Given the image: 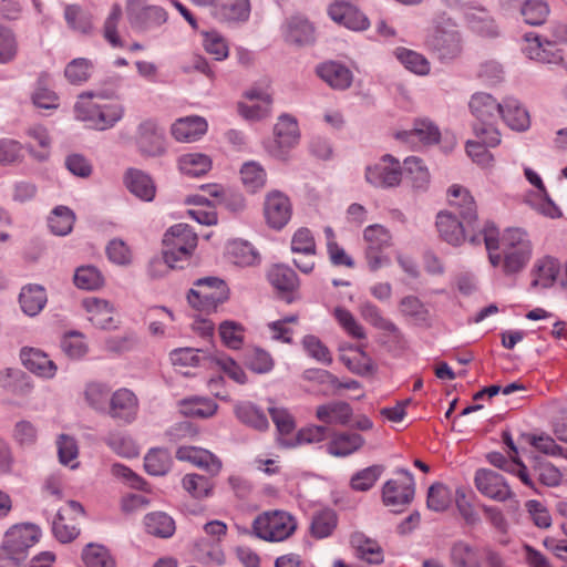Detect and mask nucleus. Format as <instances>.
I'll return each mask as SVG.
<instances>
[{"instance_id":"obj_1","label":"nucleus","mask_w":567,"mask_h":567,"mask_svg":"<svg viewBox=\"0 0 567 567\" xmlns=\"http://www.w3.org/2000/svg\"><path fill=\"white\" fill-rule=\"evenodd\" d=\"M501 248L503 272L506 276L520 272L532 257V244L528 235L519 228H509L503 234Z\"/></svg>"},{"instance_id":"obj_2","label":"nucleus","mask_w":567,"mask_h":567,"mask_svg":"<svg viewBox=\"0 0 567 567\" xmlns=\"http://www.w3.org/2000/svg\"><path fill=\"white\" fill-rule=\"evenodd\" d=\"M228 298L229 289L226 282L213 276L197 279L187 293L189 306L206 313L215 312Z\"/></svg>"},{"instance_id":"obj_3","label":"nucleus","mask_w":567,"mask_h":567,"mask_svg":"<svg viewBox=\"0 0 567 567\" xmlns=\"http://www.w3.org/2000/svg\"><path fill=\"white\" fill-rule=\"evenodd\" d=\"M163 255L167 266L182 268L178 262L187 261L197 246V235L186 224L172 226L163 238Z\"/></svg>"},{"instance_id":"obj_4","label":"nucleus","mask_w":567,"mask_h":567,"mask_svg":"<svg viewBox=\"0 0 567 567\" xmlns=\"http://www.w3.org/2000/svg\"><path fill=\"white\" fill-rule=\"evenodd\" d=\"M296 528L295 517L284 511L265 512L252 523L256 537L266 542H284L296 532Z\"/></svg>"},{"instance_id":"obj_5","label":"nucleus","mask_w":567,"mask_h":567,"mask_svg":"<svg viewBox=\"0 0 567 567\" xmlns=\"http://www.w3.org/2000/svg\"><path fill=\"white\" fill-rule=\"evenodd\" d=\"M126 16L131 27L137 31L159 27L167 20L166 11L161 7L147 4V0H127Z\"/></svg>"},{"instance_id":"obj_6","label":"nucleus","mask_w":567,"mask_h":567,"mask_svg":"<svg viewBox=\"0 0 567 567\" xmlns=\"http://www.w3.org/2000/svg\"><path fill=\"white\" fill-rule=\"evenodd\" d=\"M401 477L389 480L382 488V501L389 507H403L409 505L415 493L412 474L404 468L396 472Z\"/></svg>"},{"instance_id":"obj_7","label":"nucleus","mask_w":567,"mask_h":567,"mask_svg":"<svg viewBox=\"0 0 567 567\" xmlns=\"http://www.w3.org/2000/svg\"><path fill=\"white\" fill-rule=\"evenodd\" d=\"M363 238L367 243L365 257L369 268L375 271L389 261V259L382 255V250L390 247L392 237L386 228L375 224L364 229Z\"/></svg>"},{"instance_id":"obj_8","label":"nucleus","mask_w":567,"mask_h":567,"mask_svg":"<svg viewBox=\"0 0 567 567\" xmlns=\"http://www.w3.org/2000/svg\"><path fill=\"white\" fill-rule=\"evenodd\" d=\"M402 178V169L398 159L384 155L381 161L365 171V179L375 187L398 186Z\"/></svg>"},{"instance_id":"obj_9","label":"nucleus","mask_w":567,"mask_h":567,"mask_svg":"<svg viewBox=\"0 0 567 567\" xmlns=\"http://www.w3.org/2000/svg\"><path fill=\"white\" fill-rule=\"evenodd\" d=\"M474 482L481 494L496 502H505L514 496L505 478L494 471L478 470Z\"/></svg>"},{"instance_id":"obj_10","label":"nucleus","mask_w":567,"mask_h":567,"mask_svg":"<svg viewBox=\"0 0 567 567\" xmlns=\"http://www.w3.org/2000/svg\"><path fill=\"white\" fill-rule=\"evenodd\" d=\"M40 530L33 524H17L4 534L2 545L12 553L27 558L28 550L38 540Z\"/></svg>"},{"instance_id":"obj_11","label":"nucleus","mask_w":567,"mask_h":567,"mask_svg":"<svg viewBox=\"0 0 567 567\" xmlns=\"http://www.w3.org/2000/svg\"><path fill=\"white\" fill-rule=\"evenodd\" d=\"M244 96L247 100L255 102L252 104H246L244 102L238 103V112L244 118L259 121L270 114L272 96L267 90L261 87H251L244 93Z\"/></svg>"},{"instance_id":"obj_12","label":"nucleus","mask_w":567,"mask_h":567,"mask_svg":"<svg viewBox=\"0 0 567 567\" xmlns=\"http://www.w3.org/2000/svg\"><path fill=\"white\" fill-rule=\"evenodd\" d=\"M427 44L439 54L440 59H454L461 52L458 32L451 24L436 27L429 37Z\"/></svg>"},{"instance_id":"obj_13","label":"nucleus","mask_w":567,"mask_h":567,"mask_svg":"<svg viewBox=\"0 0 567 567\" xmlns=\"http://www.w3.org/2000/svg\"><path fill=\"white\" fill-rule=\"evenodd\" d=\"M436 228L440 237L453 246H460L465 239L475 233L474 226L468 228L467 225L460 221L451 212H440L436 216Z\"/></svg>"},{"instance_id":"obj_14","label":"nucleus","mask_w":567,"mask_h":567,"mask_svg":"<svg viewBox=\"0 0 567 567\" xmlns=\"http://www.w3.org/2000/svg\"><path fill=\"white\" fill-rule=\"evenodd\" d=\"M138 400L128 389H118L110 395L106 413L115 419L126 423L136 417Z\"/></svg>"},{"instance_id":"obj_15","label":"nucleus","mask_w":567,"mask_h":567,"mask_svg":"<svg viewBox=\"0 0 567 567\" xmlns=\"http://www.w3.org/2000/svg\"><path fill=\"white\" fill-rule=\"evenodd\" d=\"M440 131L429 120H415L413 128L409 131H401L395 134V137L413 148L423 145L437 143L440 140Z\"/></svg>"},{"instance_id":"obj_16","label":"nucleus","mask_w":567,"mask_h":567,"mask_svg":"<svg viewBox=\"0 0 567 567\" xmlns=\"http://www.w3.org/2000/svg\"><path fill=\"white\" fill-rule=\"evenodd\" d=\"M137 145L148 156H159L165 152L164 132L156 122L146 120L138 125Z\"/></svg>"},{"instance_id":"obj_17","label":"nucleus","mask_w":567,"mask_h":567,"mask_svg":"<svg viewBox=\"0 0 567 567\" xmlns=\"http://www.w3.org/2000/svg\"><path fill=\"white\" fill-rule=\"evenodd\" d=\"M265 217L270 227L281 229L291 217L289 198L278 190L269 193L265 202Z\"/></svg>"},{"instance_id":"obj_18","label":"nucleus","mask_w":567,"mask_h":567,"mask_svg":"<svg viewBox=\"0 0 567 567\" xmlns=\"http://www.w3.org/2000/svg\"><path fill=\"white\" fill-rule=\"evenodd\" d=\"M447 196L450 206L460 214V217L466 223L467 227L472 228L475 226L477 221V207L470 192L460 185H452L447 190Z\"/></svg>"},{"instance_id":"obj_19","label":"nucleus","mask_w":567,"mask_h":567,"mask_svg":"<svg viewBox=\"0 0 567 567\" xmlns=\"http://www.w3.org/2000/svg\"><path fill=\"white\" fill-rule=\"evenodd\" d=\"M504 103H498L491 94L476 93L472 96L470 109L481 124L492 125L501 117Z\"/></svg>"},{"instance_id":"obj_20","label":"nucleus","mask_w":567,"mask_h":567,"mask_svg":"<svg viewBox=\"0 0 567 567\" xmlns=\"http://www.w3.org/2000/svg\"><path fill=\"white\" fill-rule=\"evenodd\" d=\"M84 513L82 505L75 501H69L65 508L58 512L53 520V533L61 543H69L79 535L75 524L66 522L68 516H80Z\"/></svg>"},{"instance_id":"obj_21","label":"nucleus","mask_w":567,"mask_h":567,"mask_svg":"<svg viewBox=\"0 0 567 567\" xmlns=\"http://www.w3.org/2000/svg\"><path fill=\"white\" fill-rule=\"evenodd\" d=\"M329 16L331 19L346 28L358 31L368 28L367 17L349 2H337L330 6Z\"/></svg>"},{"instance_id":"obj_22","label":"nucleus","mask_w":567,"mask_h":567,"mask_svg":"<svg viewBox=\"0 0 567 567\" xmlns=\"http://www.w3.org/2000/svg\"><path fill=\"white\" fill-rule=\"evenodd\" d=\"M524 38L527 42L524 51L529 59L544 63H558L563 60L561 51L556 48V43L548 47L546 44V38L542 40L540 37L535 33H526Z\"/></svg>"},{"instance_id":"obj_23","label":"nucleus","mask_w":567,"mask_h":567,"mask_svg":"<svg viewBox=\"0 0 567 567\" xmlns=\"http://www.w3.org/2000/svg\"><path fill=\"white\" fill-rule=\"evenodd\" d=\"M82 305L89 313V320L101 329H112L114 324V307L104 299L95 297L85 298Z\"/></svg>"},{"instance_id":"obj_24","label":"nucleus","mask_w":567,"mask_h":567,"mask_svg":"<svg viewBox=\"0 0 567 567\" xmlns=\"http://www.w3.org/2000/svg\"><path fill=\"white\" fill-rule=\"evenodd\" d=\"M275 143L278 150L271 151L277 157L282 156L281 148H290L299 141V128L297 121L289 115H281L274 127Z\"/></svg>"},{"instance_id":"obj_25","label":"nucleus","mask_w":567,"mask_h":567,"mask_svg":"<svg viewBox=\"0 0 567 567\" xmlns=\"http://www.w3.org/2000/svg\"><path fill=\"white\" fill-rule=\"evenodd\" d=\"M176 457L187 461L194 465L207 470L210 474H217L221 468V462L209 451L194 447L181 446L176 451Z\"/></svg>"},{"instance_id":"obj_26","label":"nucleus","mask_w":567,"mask_h":567,"mask_svg":"<svg viewBox=\"0 0 567 567\" xmlns=\"http://www.w3.org/2000/svg\"><path fill=\"white\" fill-rule=\"evenodd\" d=\"M498 235L497 227L493 223L486 221L477 234L468 237V241L473 245L485 244L489 261L494 267L503 265V254L495 252L501 247Z\"/></svg>"},{"instance_id":"obj_27","label":"nucleus","mask_w":567,"mask_h":567,"mask_svg":"<svg viewBox=\"0 0 567 567\" xmlns=\"http://www.w3.org/2000/svg\"><path fill=\"white\" fill-rule=\"evenodd\" d=\"M20 357L23 365L32 373L44 378H52L55 374L56 365L41 350L23 348Z\"/></svg>"},{"instance_id":"obj_28","label":"nucleus","mask_w":567,"mask_h":567,"mask_svg":"<svg viewBox=\"0 0 567 567\" xmlns=\"http://www.w3.org/2000/svg\"><path fill=\"white\" fill-rule=\"evenodd\" d=\"M318 75L332 89L346 90L353 80L352 72L338 62H326L318 66Z\"/></svg>"},{"instance_id":"obj_29","label":"nucleus","mask_w":567,"mask_h":567,"mask_svg":"<svg viewBox=\"0 0 567 567\" xmlns=\"http://www.w3.org/2000/svg\"><path fill=\"white\" fill-rule=\"evenodd\" d=\"M353 414L352 408L344 401H333L316 409V417L326 424L346 425Z\"/></svg>"},{"instance_id":"obj_30","label":"nucleus","mask_w":567,"mask_h":567,"mask_svg":"<svg viewBox=\"0 0 567 567\" xmlns=\"http://www.w3.org/2000/svg\"><path fill=\"white\" fill-rule=\"evenodd\" d=\"M365 443L364 437L358 433H336L327 445V452L337 457L348 456L359 451Z\"/></svg>"},{"instance_id":"obj_31","label":"nucleus","mask_w":567,"mask_h":567,"mask_svg":"<svg viewBox=\"0 0 567 567\" xmlns=\"http://www.w3.org/2000/svg\"><path fill=\"white\" fill-rule=\"evenodd\" d=\"M207 130V123L199 116H189L177 120L172 126L173 136L179 142H194Z\"/></svg>"},{"instance_id":"obj_32","label":"nucleus","mask_w":567,"mask_h":567,"mask_svg":"<svg viewBox=\"0 0 567 567\" xmlns=\"http://www.w3.org/2000/svg\"><path fill=\"white\" fill-rule=\"evenodd\" d=\"M48 301L45 289L40 285L29 284L22 287L19 295V303L22 311L34 317L44 308Z\"/></svg>"},{"instance_id":"obj_33","label":"nucleus","mask_w":567,"mask_h":567,"mask_svg":"<svg viewBox=\"0 0 567 567\" xmlns=\"http://www.w3.org/2000/svg\"><path fill=\"white\" fill-rule=\"evenodd\" d=\"M450 561L453 567H482L480 550L464 540L452 544Z\"/></svg>"},{"instance_id":"obj_34","label":"nucleus","mask_w":567,"mask_h":567,"mask_svg":"<svg viewBox=\"0 0 567 567\" xmlns=\"http://www.w3.org/2000/svg\"><path fill=\"white\" fill-rule=\"evenodd\" d=\"M125 185L136 197L151 202L155 196L153 181L144 172L131 168L125 175Z\"/></svg>"},{"instance_id":"obj_35","label":"nucleus","mask_w":567,"mask_h":567,"mask_svg":"<svg viewBox=\"0 0 567 567\" xmlns=\"http://www.w3.org/2000/svg\"><path fill=\"white\" fill-rule=\"evenodd\" d=\"M215 17L225 21H241L249 16L248 0H217L213 11Z\"/></svg>"},{"instance_id":"obj_36","label":"nucleus","mask_w":567,"mask_h":567,"mask_svg":"<svg viewBox=\"0 0 567 567\" xmlns=\"http://www.w3.org/2000/svg\"><path fill=\"white\" fill-rule=\"evenodd\" d=\"M501 118L515 131H525L530 124L527 111L514 99H506L504 101Z\"/></svg>"},{"instance_id":"obj_37","label":"nucleus","mask_w":567,"mask_h":567,"mask_svg":"<svg viewBox=\"0 0 567 567\" xmlns=\"http://www.w3.org/2000/svg\"><path fill=\"white\" fill-rule=\"evenodd\" d=\"M145 528L148 534L161 538H168L175 533L174 519L164 512H153L144 518Z\"/></svg>"},{"instance_id":"obj_38","label":"nucleus","mask_w":567,"mask_h":567,"mask_svg":"<svg viewBox=\"0 0 567 567\" xmlns=\"http://www.w3.org/2000/svg\"><path fill=\"white\" fill-rule=\"evenodd\" d=\"M560 270L557 259L545 257L539 259L535 265V278L532 282L534 287L540 286L548 288L553 286Z\"/></svg>"},{"instance_id":"obj_39","label":"nucleus","mask_w":567,"mask_h":567,"mask_svg":"<svg viewBox=\"0 0 567 567\" xmlns=\"http://www.w3.org/2000/svg\"><path fill=\"white\" fill-rule=\"evenodd\" d=\"M329 429L324 425H309L300 429L291 440L280 439L282 446L295 447L300 444L320 443L328 437Z\"/></svg>"},{"instance_id":"obj_40","label":"nucleus","mask_w":567,"mask_h":567,"mask_svg":"<svg viewBox=\"0 0 567 567\" xmlns=\"http://www.w3.org/2000/svg\"><path fill=\"white\" fill-rule=\"evenodd\" d=\"M181 409L187 416L206 419L216 413L218 405L210 399L193 396L182 400Z\"/></svg>"},{"instance_id":"obj_41","label":"nucleus","mask_w":567,"mask_h":567,"mask_svg":"<svg viewBox=\"0 0 567 567\" xmlns=\"http://www.w3.org/2000/svg\"><path fill=\"white\" fill-rule=\"evenodd\" d=\"M268 277L271 285L282 292H292L299 287L297 274L290 267L284 265H275Z\"/></svg>"},{"instance_id":"obj_42","label":"nucleus","mask_w":567,"mask_h":567,"mask_svg":"<svg viewBox=\"0 0 567 567\" xmlns=\"http://www.w3.org/2000/svg\"><path fill=\"white\" fill-rule=\"evenodd\" d=\"M235 413L240 422L258 431H265L269 426L266 414L251 403L245 402L237 404L235 406Z\"/></svg>"},{"instance_id":"obj_43","label":"nucleus","mask_w":567,"mask_h":567,"mask_svg":"<svg viewBox=\"0 0 567 567\" xmlns=\"http://www.w3.org/2000/svg\"><path fill=\"white\" fill-rule=\"evenodd\" d=\"M351 544L355 548L358 557L361 559L370 564H381L383 561L382 548L375 540L357 534L351 537Z\"/></svg>"},{"instance_id":"obj_44","label":"nucleus","mask_w":567,"mask_h":567,"mask_svg":"<svg viewBox=\"0 0 567 567\" xmlns=\"http://www.w3.org/2000/svg\"><path fill=\"white\" fill-rule=\"evenodd\" d=\"M178 166L183 174L196 177L212 168V159L205 154L189 153L179 157Z\"/></svg>"},{"instance_id":"obj_45","label":"nucleus","mask_w":567,"mask_h":567,"mask_svg":"<svg viewBox=\"0 0 567 567\" xmlns=\"http://www.w3.org/2000/svg\"><path fill=\"white\" fill-rule=\"evenodd\" d=\"M94 97L106 99L109 95L102 92H84L79 95V100L74 106L76 118L89 122L91 126L94 122V117H97L96 113L102 107L92 102Z\"/></svg>"},{"instance_id":"obj_46","label":"nucleus","mask_w":567,"mask_h":567,"mask_svg":"<svg viewBox=\"0 0 567 567\" xmlns=\"http://www.w3.org/2000/svg\"><path fill=\"white\" fill-rule=\"evenodd\" d=\"M359 310L361 317L374 328L393 336L400 334L399 328L392 321L384 318L375 305L371 302H363Z\"/></svg>"},{"instance_id":"obj_47","label":"nucleus","mask_w":567,"mask_h":567,"mask_svg":"<svg viewBox=\"0 0 567 567\" xmlns=\"http://www.w3.org/2000/svg\"><path fill=\"white\" fill-rule=\"evenodd\" d=\"M466 20L471 28L477 33L486 37H494L497 34V27L488 13L481 8H470L465 12Z\"/></svg>"},{"instance_id":"obj_48","label":"nucleus","mask_w":567,"mask_h":567,"mask_svg":"<svg viewBox=\"0 0 567 567\" xmlns=\"http://www.w3.org/2000/svg\"><path fill=\"white\" fill-rule=\"evenodd\" d=\"M75 221L74 213L66 206L55 207L49 217V227L58 236L68 235Z\"/></svg>"},{"instance_id":"obj_49","label":"nucleus","mask_w":567,"mask_h":567,"mask_svg":"<svg viewBox=\"0 0 567 567\" xmlns=\"http://www.w3.org/2000/svg\"><path fill=\"white\" fill-rule=\"evenodd\" d=\"M337 515L332 509L316 513L310 525V533L315 538L321 539L331 535L337 527Z\"/></svg>"},{"instance_id":"obj_50","label":"nucleus","mask_w":567,"mask_h":567,"mask_svg":"<svg viewBox=\"0 0 567 567\" xmlns=\"http://www.w3.org/2000/svg\"><path fill=\"white\" fill-rule=\"evenodd\" d=\"M404 169L412 186L424 190L430 184V173L419 157L412 156L404 161Z\"/></svg>"},{"instance_id":"obj_51","label":"nucleus","mask_w":567,"mask_h":567,"mask_svg":"<svg viewBox=\"0 0 567 567\" xmlns=\"http://www.w3.org/2000/svg\"><path fill=\"white\" fill-rule=\"evenodd\" d=\"M533 475L537 477L539 483L548 487H556L563 480L560 471L551 463L542 458H535L533 465Z\"/></svg>"},{"instance_id":"obj_52","label":"nucleus","mask_w":567,"mask_h":567,"mask_svg":"<svg viewBox=\"0 0 567 567\" xmlns=\"http://www.w3.org/2000/svg\"><path fill=\"white\" fill-rule=\"evenodd\" d=\"M74 284L80 289L94 290L103 286L104 278L94 266H81L75 270Z\"/></svg>"},{"instance_id":"obj_53","label":"nucleus","mask_w":567,"mask_h":567,"mask_svg":"<svg viewBox=\"0 0 567 567\" xmlns=\"http://www.w3.org/2000/svg\"><path fill=\"white\" fill-rule=\"evenodd\" d=\"M82 559L86 567H116L109 550L101 545L89 544L83 550Z\"/></svg>"},{"instance_id":"obj_54","label":"nucleus","mask_w":567,"mask_h":567,"mask_svg":"<svg viewBox=\"0 0 567 567\" xmlns=\"http://www.w3.org/2000/svg\"><path fill=\"white\" fill-rule=\"evenodd\" d=\"M169 466L171 455L166 450L153 449L145 456L144 467L151 475H164L169 470Z\"/></svg>"},{"instance_id":"obj_55","label":"nucleus","mask_w":567,"mask_h":567,"mask_svg":"<svg viewBox=\"0 0 567 567\" xmlns=\"http://www.w3.org/2000/svg\"><path fill=\"white\" fill-rule=\"evenodd\" d=\"M452 504V493L442 483H434L427 492V508L434 512H444Z\"/></svg>"},{"instance_id":"obj_56","label":"nucleus","mask_w":567,"mask_h":567,"mask_svg":"<svg viewBox=\"0 0 567 567\" xmlns=\"http://www.w3.org/2000/svg\"><path fill=\"white\" fill-rule=\"evenodd\" d=\"M110 393L111 389L100 382L89 383L84 392L89 405L100 412L106 411Z\"/></svg>"},{"instance_id":"obj_57","label":"nucleus","mask_w":567,"mask_h":567,"mask_svg":"<svg viewBox=\"0 0 567 567\" xmlns=\"http://www.w3.org/2000/svg\"><path fill=\"white\" fill-rule=\"evenodd\" d=\"M244 327L231 320L223 321L219 324V336L223 343L229 348L237 350L244 342Z\"/></svg>"},{"instance_id":"obj_58","label":"nucleus","mask_w":567,"mask_h":567,"mask_svg":"<svg viewBox=\"0 0 567 567\" xmlns=\"http://www.w3.org/2000/svg\"><path fill=\"white\" fill-rule=\"evenodd\" d=\"M183 487L195 498H205L212 494L214 483L206 476L187 474L183 478Z\"/></svg>"},{"instance_id":"obj_59","label":"nucleus","mask_w":567,"mask_h":567,"mask_svg":"<svg viewBox=\"0 0 567 567\" xmlns=\"http://www.w3.org/2000/svg\"><path fill=\"white\" fill-rule=\"evenodd\" d=\"M287 38L297 44L309 43L313 40V28L307 20L293 18L288 22Z\"/></svg>"},{"instance_id":"obj_60","label":"nucleus","mask_w":567,"mask_h":567,"mask_svg":"<svg viewBox=\"0 0 567 567\" xmlns=\"http://www.w3.org/2000/svg\"><path fill=\"white\" fill-rule=\"evenodd\" d=\"M240 175L244 185L252 193L264 187L266 183L264 168L255 162L246 163L240 171Z\"/></svg>"},{"instance_id":"obj_61","label":"nucleus","mask_w":567,"mask_h":567,"mask_svg":"<svg viewBox=\"0 0 567 567\" xmlns=\"http://www.w3.org/2000/svg\"><path fill=\"white\" fill-rule=\"evenodd\" d=\"M245 363L256 373H267L274 368V360L271 355L259 348H254L246 352Z\"/></svg>"},{"instance_id":"obj_62","label":"nucleus","mask_w":567,"mask_h":567,"mask_svg":"<svg viewBox=\"0 0 567 567\" xmlns=\"http://www.w3.org/2000/svg\"><path fill=\"white\" fill-rule=\"evenodd\" d=\"M64 17L68 24L76 31L86 33L92 29L91 14L83 11L79 6H68L65 8Z\"/></svg>"},{"instance_id":"obj_63","label":"nucleus","mask_w":567,"mask_h":567,"mask_svg":"<svg viewBox=\"0 0 567 567\" xmlns=\"http://www.w3.org/2000/svg\"><path fill=\"white\" fill-rule=\"evenodd\" d=\"M548 13V6L542 0H527L522 7V14L525 22L532 25L542 24Z\"/></svg>"},{"instance_id":"obj_64","label":"nucleus","mask_w":567,"mask_h":567,"mask_svg":"<svg viewBox=\"0 0 567 567\" xmlns=\"http://www.w3.org/2000/svg\"><path fill=\"white\" fill-rule=\"evenodd\" d=\"M92 70V63L83 58L72 60L65 68L64 74L72 84L85 82Z\"/></svg>"}]
</instances>
